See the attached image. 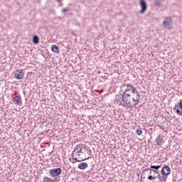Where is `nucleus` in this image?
<instances>
[{
  "instance_id": "nucleus-19",
  "label": "nucleus",
  "mask_w": 182,
  "mask_h": 182,
  "mask_svg": "<svg viewBox=\"0 0 182 182\" xmlns=\"http://www.w3.org/2000/svg\"><path fill=\"white\" fill-rule=\"evenodd\" d=\"M139 99H140V98L132 97L133 102H135V103L134 104V107H136V106H137V105H139V102H140V100H139Z\"/></svg>"
},
{
  "instance_id": "nucleus-20",
  "label": "nucleus",
  "mask_w": 182,
  "mask_h": 182,
  "mask_svg": "<svg viewBox=\"0 0 182 182\" xmlns=\"http://www.w3.org/2000/svg\"><path fill=\"white\" fill-rule=\"evenodd\" d=\"M156 178H157V175H150L148 176V180H156Z\"/></svg>"
},
{
  "instance_id": "nucleus-1",
  "label": "nucleus",
  "mask_w": 182,
  "mask_h": 182,
  "mask_svg": "<svg viewBox=\"0 0 182 182\" xmlns=\"http://www.w3.org/2000/svg\"><path fill=\"white\" fill-rule=\"evenodd\" d=\"M86 147H84L82 145H77L71 154V156L73 160L75 161H73V163H76V161L80 163L81 161H85V160H89L90 156L87 157L86 156H82V154H86ZM79 153H82V154Z\"/></svg>"
},
{
  "instance_id": "nucleus-8",
  "label": "nucleus",
  "mask_w": 182,
  "mask_h": 182,
  "mask_svg": "<svg viewBox=\"0 0 182 182\" xmlns=\"http://www.w3.org/2000/svg\"><path fill=\"white\" fill-rule=\"evenodd\" d=\"M14 79H17V80H20L21 79L23 78V70L20 69V70H16L14 71Z\"/></svg>"
},
{
  "instance_id": "nucleus-22",
  "label": "nucleus",
  "mask_w": 182,
  "mask_h": 182,
  "mask_svg": "<svg viewBox=\"0 0 182 182\" xmlns=\"http://www.w3.org/2000/svg\"><path fill=\"white\" fill-rule=\"evenodd\" d=\"M87 154H90V156L92 154V149L86 148Z\"/></svg>"
},
{
  "instance_id": "nucleus-16",
  "label": "nucleus",
  "mask_w": 182,
  "mask_h": 182,
  "mask_svg": "<svg viewBox=\"0 0 182 182\" xmlns=\"http://www.w3.org/2000/svg\"><path fill=\"white\" fill-rule=\"evenodd\" d=\"M132 93V97L135 99H140V94L139 93V91H137V88L134 90V92Z\"/></svg>"
},
{
  "instance_id": "nucleus-26",
  "label": "nucleus",
  "mask_w": 182,
  "mask_h": 182,
  "mask_svg": "<svg viewBox=\"0 0 182 182\" xmlns=\"http://www.w3.org/2000/svg\"><path fill=\"white\" fill-rule=\"evenodd\" d=\"M141 0H139V2L141 1Z\"/></svg>"
},
{
  "instance_id": "nucleus-12",
  "label": "nucleus",
  "mask_w": 182,
  "mask_h": 182,
  "mask_svg": "<svg viewBox=\"0 0 182 182\" xmlns=\"http://www.w3.org/2000/svg\"><path fill=\"white\" fill-rule=\"evenodd\" d=\"M13 102L14 105H17L18 106H22V100H21V98L18 96L13 98Z\"/></svg>"
},
{
  "instance_id": "nucleus-5",
  "label": "nucleus",
  "mask_w": 182,
  "mask_h": 182,
  "mask_svg": "<svg viewBox=\"0 0 182 182\" xmlns=\"http://www.w3.org/2000/svg\"><path fill=\"white\" fill-rule=\"evenodd\" d=\"M173 110L179 116H182V100H180L178 103L175 105Z\"/></svg>"
},
{
  "instance_id": "nucleus-18",
  "label": "nucleus",
  "mask_w": 182,
  "mask_h": 182,
  "mask_svg": "<svg viewBox=\"0 0 182 182\" xmlns=\"http://www.w3.org/2000/svg\"><path fill=\"white\" fill-rule=\"evenodd\" d=\"M33 42L36 45H38V43H39V37H38V36H34L33 38Z\"/></svg>"
},
{
  "instance_id": "nucleus-3",
  "label": "nucleus",
  "mask_w": 182,
  "mask_h": 182,
  "mask_svg": "<svg viewBox=\"0 0 182 182\" xmlns=\"http://www.w3.org/2000/svg\"><path fill=\"white\" fill-rule=\"evenodd\" d=\"M162 25L166 29H173V20H171V17H165L162 23Z\"/></svg>"
},
{
  "instance_id": "nucleus-10",
  "label": "nucleus",
  "mask_w": 182,
  "mask_h": 182,
  "mask_svg": "<svg viewBox=\"0 0 182 182\" xmlns=\"http://www.w3.org/2000/svg\"><path fill=\"white\" fill-rule=\"evenodd\" d=\"M127 87L125 92L124 93H132L134 92V90H136V87L132 86L131 84H127L126 85H124Z\"/></svg>"
},
{
  "instance_id": "nucleus-13",
  "label": "nucleus",
  "mask_w": 182,
  "mask_h": 182,
  "mask_svg": "<svg viewBox=\"0 0 182 182\" xmlns=\"http://www.w3.org/2000/svg\"><path fill=\"white\" fill-rule=\"evenodd\" d=\"M43 182H59V179L58 180V178L52 179L48 176H45L43 179Z\"/></svg>"
},
{
  "instance_id": "nucleus-15",
  "label": "nucleus",
  "mask_w": 182,
  "mask_h": 182,
  "mask_svg": "<svg viewBox=\"0 0 182 182\" xmlns=\"http://www.w3.org/2000/svg\"><path fill=\"white\" fill-rule=\"evenodd\" d=\"M156 178H158L159 181H167V176L163 175H160V173L156 175Z\"/></svg>"
},
{
  "instance_id": "nucleus-25",
  "label": "nucleus",
  "mask_w": 182,
  "mask_h": 182,
  "mask_svg": "<svg viewBox=\"0 0 182 182\" xmlns=\"http://www.w3.org/2000/svg\"><path fill=\"white\" fill-rule=\"evenodd\" d=\"M79 154H81V156H86V154H83L82 153H79Z\"/></svg>"
},
{
  "instance_id": "nucleus-2",
  "label": "nucleus",
  "mask_w": 182,
  "mask_h": 182,
  "mask_svg": "<svg viewBox=\"0 0 182 182\" xmlns=\"http://www.w3.org/2000/svg\"><path fill=\"white\" fill-rule=\"evenodd\" d=\"M119 96H121L124 102V107H127L128 109L132 107L133 105H132V95L130 93L124 92L122 95L120 94Z\"/></svg>"
},
{
  "instance_id": "nucleus-23",
  "label": "nucleus",
  "mask_w": 182,
  "mask_h": 182,
  "mask_svg": "<svg viewBox=\"0 0 182 182\" xmlns=\"http://www.w3.org/2000/svg\"><path fill=\"white\" fill-rule=\"evenodd\" d=\"M67 11H69V9L64 8V9H62V12H67Z\"/></svg>"
},
{
  "instance_id": "nucleus-17",
  "label": "nucleus",
  "mask_w": 182,
  "mask_h": 182,
  "mask_svg": "<svg viewBox=\"0 0 182 182\" xmlns=\"http://www.w3.org/2000/svg\"><path fill=\"white\" fill-rule=\"evenodd\" d=\"M51 50L54 52L55 53H59V47L56 45H52L51 46Z\"/></svg>"
},
{
  "instance_id": "nucleus-11",
  "label": "nucleus",
  "mask_w": 182,
  "mask_h": 182,
  "mask_svg": "<svg viewBox=\"0 0 182 182\" xmlns=\"http://www.w3.org/2000/svg\"><path fill=\"white\" fill-rule=\"evenodd\" d=\"M163 141H164V138L161 135H159L156 139L157 146H163Z\"/></svg>"
},
{
  "instance_id": "nucleus-14",
  "label": "nucleus",
  "mask_w": 182,
  "mask_h": 182,
  "mask_svg": "<svg viewBox=\"0 0 182 182\" xmlns=\"http://www.w3.org/2000/svg\"><path fill=\"white\" fill-rule=\"evenodd\" d=\"M87 163L86 162H81L78 164L77 167L80 170H86L87 168Z\"/></svg>"
},
{
  "instance_id": "nucleus-24",
  "label": "nucleus",
  "mask_w": 182,
  "mask_h": 182,
  "mask_svg": "<svg viewBox=\"0 0 182 182\" xmlns=\"http://www.w3.org/2000/svg\"><path fill=\"white\" fill-rule=\"evenodd\" d=\"M155 5H157V6L160 5V1H156L155 2Z\"/></svg>"
},
{
  "instance_id": "nucleus-7",
  "label": "nucleus",
  "mask_w": 182,
  "mask_h": 182,
  "mask_svg": "<svg viewBox=\"0 0 182 182\" xmlns=\"http://www.w3.org/2000/svg\"><path fill=\"white\" fill-rule=\"evenodd\" d=\"M139 6L141 8V10L139 11V14H144V12H146V11H147V9L149 8L147 1L145 0H141V1H139Z\"/></svg>"
},
{
  "instance_id": "nucleus-6",
  "label": "nucleus",
  "mask_w": 182,
  "mask_h": 182,
  "mask_svg": "<svg viewBox=\"0 0 182 182\" xmlns=\"http://www.w3.org/2000/svg\"><path fill=\"white\" fill-rule=\"evenodd\" d=\"M161 168V165H157V166H154V165H151L150 168H148V170L150 171L149 174H154L155 176H157L159 172V168Z\"/></svg>"
},
{
  "instance_id": "nucleus-4",
  "label": "nucleus",
  "mask_w": 182,
  "mask_h": 182,
  "mask_svg": "<svg viewBox=\"0 0 182 182\" xmlns=\"http://www.w3.org/2000/svg\"><path fill=\"white\" fill-rule=\"evenodd\" d=\"M48 174L50 177H58V176L62 174V168H54L53 169H50L48 171Z\"/></svg>"
},
{
  "instance_id": "nucleus-9",
  "label": "nucleus",
  "mask_w": 182,
  "mask_h": 182,
  "mask_svg": "<svg viewBox=\"0 0 182 182\" xmlns=\"http://www.w3.org/2000/svg\"><path fill=\"white\" fill-rule=\"evenodd\" d=\"M162 176H170L171 173V168L168 166H164L161 171Z\"/></svg>"
},
{
  "instance_id": "nucleus-21",
  "label": "nucleus",
  "mask_w": 182,
  "mask_h": 182,
  "mask_svg": "<svg viewBox=\"0 0 182 182\" xmlns=\"http://www.w3.org/2000/svg\"><path fill=\"white\" fill-rule=\"evenodd\" d=\"M136 133L138 136H141V134H143V131H141V128H138L136 130Z\"/></svg>"
}]
</instances>
